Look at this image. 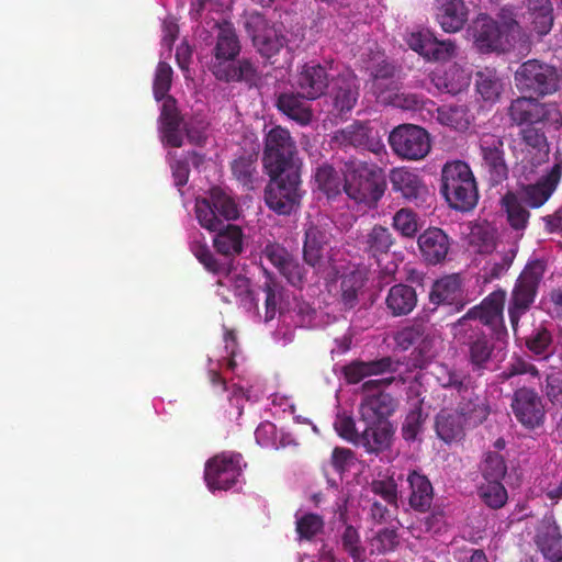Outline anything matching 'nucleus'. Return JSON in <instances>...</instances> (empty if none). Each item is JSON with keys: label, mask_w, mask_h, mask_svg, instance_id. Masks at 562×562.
<instances>
[{"label": "nucleus", "mask_w": 562, "mask_h": 562, "mask_svg": "<svg viewBox=\"0 0 562 562\" xmlns=\"http://www.w3.org/2000/svg\"><path fill=\"white\" fill-rule=\"evenodd\" d=\"M529 374L533 378L539 376V370L535 364L525 360L521 357H513L510 362L505 367V369L497 375L501 382H505L510 380L516 375Z\"/></svg>", "instance_id": "obj_54"}, {"label": "nucleus", "mask_w": 562, "mask_h": 562, "mask_svg": "<svg viewBox=\"0 0 562 562\" xmlns=\"http://www.w3.org/2000/svg\"><path fill=\"white\" fill-rule=\"evenodd\" d=\"M342 173V189L349 199L369 209L378 205L387 187L381 168L367 162L348 161Z\"/></svg>", "instance_id": "obj_3"}, {"label": "nucleus", "mask_w": 562, "mask_h": 562, "mask_svg": "<svg viewBox=\"0 0 562 562\" xmlns=\"http://www.w3.org/2000/svg\"><path fill=\"white\" fill-rule=\"evenodd\" d=\"M389 143L397 156L408 160L423 159L431 148L428 132L413 124H403L395 127L390 133Z\"/></svg>", "instance_id": "obj_13"}, {"label": "nucleus", "mask_w": 562, "mask_h": 562, "mask_svg": "<svg viewBox=\"0 0 562 562\" xmlns=\"http://www.w3.org/2000/svg\"><path fill=\"white\" fill-rule=\"evenodd\" d=\"M510 407L517 422L527 429H536L544 424V404L533 389H517L513 394Z\"/></svg>", "instance_id": "obj_15"}, {"label": "nucleus", "mask_w": 562, "mask_h": 562, "mask_svg": "<svg viewBox=\"0 0 562 562\" xmlns=\"http://www.w3.org/2000/svg\"><path fill=\"white\" fill-rule=\"evenodd\" d=\"M398 544V535L396 530L384 528L380 530L372 540V546L378 552L384 553L393 551Z\"/></svg>", "instance_id": "obj_60"}, {"label": "nucleus", "mask_w": 562, "mask_h": 562, "mask_svg": "<svg viewBox=\"0 0 562 562\" xmlns=\"http://www.w3.org/2000/svg\"><path fill=\"white\" fill-rule=\"evenodd\" d=\"M295 530L300 539L312 540L324 529V519L322 516L307 513L296 519Z\"/></svg>", "instance_id": "obj_52"}, {"label": "nucleus", "mask_w": 562, "mask_h": 562, "mask_svg": "<svg viewBox=\"0 0 562 562\" xmlns=\"http://www.w3.org/2000/svg\"><path fill=\"white\" fill-rule=\"evenodd\" d=\"M546 395L549 401L562 407V379L558 375H548L546 380Z\"/></svg>", "instance_id": "obj_64"}, {"label": "nucleus", "mask_w": 562, "mask_h": 562, "mask_svg": "<svg viewBox=\"0 0 562 562\" xmlns=\"http://www.w3.org/2000/svg\"><path fill=\"white\" fill-rule=\"evenodd\" d=\"M429 301L435 305H448L459 312L465 305L464 291L460 274L452 273L436 280L429 293Z\"/></svg>", "instance_id": "obj_19"}, {"label": "nucleus", "mask_w": 562, "mask_h": 562, "mask_svg": "<svg viewBox=\"0 0 562 562\" xmlns=\"http://www.w3.org/2000/svg\"><path fill=\"white\" fill-rule=\"evenodd\" d=\"M331 142L344 149L352 147L375 154L383 148V144L373 134L369 123L361 121H355L346 127L337 130L331 137Z\"/></svg>", "instance_id": "obj_16"}, {"label": "nucleus", "mask_w": 562, "mask_h": 562, "mask_svg": "<svg viewBox=\"0 0 562 562\" xmlns=\"http://www.w3.org/2000/svg\"><path fill=\"white\" fill-rule=\"evenodd\" d=\"M463 344L467 347L465 355L472 371L481 375L492 360L494 344L480 330H473Z\"/></svg>", "instance_id": "obj_26"}, {"label": "nucleus", "mask_w": 562, "mask_h": 562, "mask_svg": "<svg viewBox=\"0 0 562 562\" xmlns=\"http://www.w3.org/2000/svg\"><path fill=\"white\" fill-rule=\"evenodd\" d=\"M333 109L338 115H344L355 108L359 98V85L352 74L338 76L330 91Z\"/></svg>", "instance_id": "obj_23"}, {"label": "nucleus", "mask_w": 562, "mask_h": 562, "mask_svg": "<svg viewBox=\"0 0 562 562\" xmlns=\"http://www.w3.org/2000/svg\"><path fill=\"white\" fill-rule=\"evenodd\" d=\"M562 177V165L554 164L551 169L535 183L524 184L517 193L530 209L541 207L553 194Z\"/></svg>", "instance_id": "obj_17"}, {"label": "nucleus", "mask_w": 562, "mask_h": 562, "mask_svg": "<svg viewBox=\"0 0 562 562\" xmlns=\"http://www.w3.org/2000/svg\"><path fill=\"white\" fill-rule=\"evenodd\" d=\"M495 229L488 224H475L470 227L468 246H495Z\"/></svg>", "instance_id": "obj_58"}, {"label": "nucleus", "mask_w": 562, "mask_h": 562, "mask_svg": "<svg viewBox=\"0 0 562 562\" xmlns=\"http://www.w3.org/2000/svg\"><path fill=\"white\" fill-rule=\"evenodd\" d=\"M436 119L441 125L459 132L467 131L471 124L467 106L458 104L438 108Z\"/></svg>", "instance_id": "obj_42"}, {"label": "nucleus", "mask_w": 562, "mask_h": 562, "mask_svg": "<svg viewBox=\"0 0 562 562\" xmlns=\"http://www.w3.org/2000/svg\"><path fill=\"white\" fill-rule=\"evenodd\" d=\"M502 206L506 212L510 227L516 231L526 228L530 217V212L517 193L514 191H507L502 196Z\"/></svg>", "instance_id": "obj_39"}, {"label": "nucleus", "mask_w": 562, "mask_h": 562, "mask_svg": "<svg viewBox=\"0 0 562 562\" xmlns=\"http://www.w3.org/2000/svg\"><path fill=\"white\" fill-rule=\"evenodd\" d=\"M243 456L222 452L211 458L204 470V480L210 490H229L241 474Z\"/></svg>", "instance_id": "obj_14"}, {"label": "nucleus", "mask_w": 562, "mask_h": 562, "mask_svg": "<svg viewBox=\"0 0 562 562\" xmlns=\"http://www.w3.org/2000/svg\"><path fill=\"white\" fill-rule=\"evenodd\" d=\"M457 46L451 40L438 41L435 36L425 58L429 61H448L456 56Z\"/></svg>", "instance_id": "obj_56"}, {"label": "nucleus", "mask_w": 562, "mask_h": 562, "mask_svg": "<svg viewBox=\"0 0 562 562\" xmlns=\"http://www.w3.org/2000/svg\"><path fill=\"white\" fill-rule=\"evenodd\" d=\"M382 101L393 102L406 110H416L422 105V99L417 94H398L396 91L386 94Z\"/></svg>", "instance_id": "obj_63"}, {"label": "nucleus", "mask_w": 562, "mask_h": 562, "mask_svg": "<svg viewBox=\"0 0 562 562\" xmlns=\"http://www.w3.org/2000/svg\"><path fill=\"white\" fill-rule=\"evenodd\" d=\"M440 192L450 207L462 212L473 210L479 191L470 166L461 160L447 162L441 170Z\"/></svg>", "instance_id": "obj_4"}, {"label": "nucleus", "mask_w": 562, "mask_h": 562, "mask_svg": "<svg viewBox=\"0 0 562 562\" xmlns=\"http://www.w3.org/2000/svg\"><path fill=\"white\" fill-rule=\"evenodd\" d=\"M553 344L552 331L544 323L535 326L531 333L525 339L526 348L537 357L548 359L551 355L550 348Z\"/></svg>", "instance_id": "obj_43"}, {"label": "nucleus", "mask_w": 562, "mask_h": 562, "mask_svg": "<svg viewBox=\"0 0 562 562\" xmlns=\"http://www.w3.org/2000/svg\"><path fill=\"white\" fill-rule=\"evenodd\" d=\"M262 164L267 173L301 169L296 144L286 128L274 126L267 133Z\"/></svg>", "instance_id": "obj_6"}, {"label": "nucleus", "mask_w": 562, "mask_h": 562, "mask_svg": "<svg viewBox=\"0 0 562 562\" xmlns=\"http://www.w3.org/2000/svg\"><path fill=\"white\" fill-rule=\"evenodd\" d=\"M304 100L299 90L296 93L283 92L278 95L276 105L281 113L305 126L312 122L313 111Z\"/></svg>", "instance_id": "obj_33"}, {"label": "nucleus", "mask_w": 562, "mask_h": 562, "mask_svg": "<svg viewBox=\"0 0 562 562\" xmlns=\"http://www.w3.org/2000/svg\"><path fill=\"white\" fill-rule=\"evenodd\" d=\"M245 30L256 50L272 65L276 63L273 58L288 45L282 29L271 23L262 13H249L245 21Z\"/></svg>", "instance_id": "obj_8"}, {"label": "nucleus", "mask_w": 562, "mask_h": 562, "mask_svg": "<svg viewBox=\"0 0 562 562\" xmlns=\"http://www.w3.org/2000/svg\"><path fill=\"white\" fill-rule=\"evenodd\" d=\"M265 255L289 283L294 286L302 283V267L288 254L286 248H265Z\"/></svg>", "instance_id": "obj_35"}, {"label": "nucleus", "mask_w": 562, "mask_h": 562, "mask_svg": "<svg viewBox=\"0 0 562 562\" xmlns=\"http://www.w3.org/2000/svg\"><path fill=\"white\" fill-rule=\"evenodd\" d=\"M537 544L547 559L562 561V535L555 521L543 522L537 533Z\"/></svg>", "instance_id": "obj_36"}, {"label": "nucleus", "mask_w": 562, "mask_h": 562, "mask_svg": "<svg viewBox=\"0 0 562 562\" xmlns=\"http://www.w3.org/2000/svg\"><path fill=\"white\" fill-rule=\"evenodd\" d=\"M515 80L519 89L546 97L559 90L560 77L555 67L529 59L519 66Z\"/></svg>", "instance_id": "obj_11"}, {"label": "nucleus", "mask_w": 562, "mask_h": 562, "mask_svg": "<svg viewBox=\"0 0 562 562\" xmlns=\"http://www.w3.org/2000/svg\"><path fill=\"white\" fill-rule=\"evenodd\" d=\"M367 281V272L362 269H356L342 276L339 303L344 310H352L359 304L360 297L364 294Z\"/></svg>", "instance_id": "obj_32"}, {"label": "nucleus", "mask_w": 562, "mask_h": 562, "mask_svg": "<svg viewBox=\"0 0 562 562\" xmlns=\"http://www.w3.org/2000/svg\"><path fill=\"white\" fill-rule=\"evenodd\" d=\"M407 483L411 490L408 495L409 506L418 513L428 512L434 501V487L429 479L425 474L413 470L407 475Z\"/></svg>", "instance_id": "obj_31"}, {"label": "nucleus", "mask_w": 562, "mask_h": 562, "mask_svg": "<svg viewBox=\"0 0 562 562\" xmlns=\"http://www.w3.org/2000/svg\"><path fill=\"white\" fill-rule=\"evenodd\" d=\"M333 224H311L305 231L303 246H326L333 239Z\"/></svg>", "instance_id": "obj_55"}, {"label": "nucleus", "mask_w": 562, "mask_h": 562, "mask_svg": "<svg viewBox=\"0 0 562 562\" xmlns=\"http://www.w3.org/2000/svg\"><path fill=\"white\" fill-rule=\"evenodd\" d=\"M508 116L515 125L529 126L548 121L550 112L547 105L537 99L519 97L512 101Z\"/></svg>", "instance_id": "obj_21"}, {"label": "nucleus", "mask_w": 562, "mask_h": 562, "mask_svg": "<svg viewBox=\"0 0 562 562\" xmlns=\"http://www.w3.org/2000/svg\"><path fill=\"white\" fill-rule=\"evenodd\" d=\"M532 10V25L539 35L548 34L553 25V7L550 0H535Z\"/></svg>", "instance_id": "obj_47"}, {"label": "nucleus", "mask_w": 562, "mask_h": 562, "mask_svg": "<svg viewBox=\"0 0 562 562\" xmlns=\"http://www.w3.org/2000/svg\"><path fill=\"white\" fill-rule=\"evenodd\" d=\"M231 170L234 178L240 183L246 190H254L259 180L257 171V155L240 156L233 160L231 164Z\"/></svg>", "instance_id": "obj_40"}, {"label": "nucleus", "mask_w": 562, "mask_h": 562, "mask_svg": "<svg viewBox=\"0 0 562 562\" xmlns=\"http://www.w3.org/2000/svg\"><path fill=\"white\" fill-rule=\"evenodd\" d=\"M484 482L502 481L507 472L503 456L492 451L487 452L481 465Z\"/></svg>", "instance_id": "obj_50"}, {"label": "nucleus", "mask_w": 562, "mask_h": 562, "mask_svg": "<svg viewBox=\"0 0 562 562\" xmlns=\"http://www.w3.org/2000/svg\"><path fill=\"white\" fill-rule=\"evenodd\" d=\"M334 428L339 437L356 446L363 447L369 453H379L382 451L379 443H373V438L371 437V431L368 426L366 425L364 429L361 431L358 430L356 422L350 415H337Z\"/></svg>", "instance_id": "obj_28"}, {"label": "nucleus", "mask_w": 562, "mask_h": 562, "mask_svg": "<svg viewBox=\"0 0 562 562\" xmlns=\"http://www.w3.org/2000/svg\"><path fill=\"white\" fill-rule=\"evenodd\" d=\"M195 215L199 224L207 229L218 228L221 218L234 221L239 217V207L235 199L223 188L213 187L207 196L199 198L195 201Z\"/></svg>", "instance_id": "obj_9"}, {"label": "nucleus", "mask_w": 562, "mask_h": 562, "mask_svg": "<svg viewBox=\"0 0 562 562\" xmlns=\"http://www.w3.org/2000/svg\"><path fill=\"white\" fill-rule=\"evenodd\" d=\"M506 291L497 289L490 293L483 301L471 307L461 318L458 319L457 326L465 325L467 321L477 319L484 326H487L495 335L496 339H502L507 335L504 322V305L506 301Z\"/></svg>", "instance_id": "obj_12"}, {"label": "nucleus", "mask_w": 562, "mask_h": 562, "mask_svg": "<svg viewBox=\"0 0 562 562\" xmlns=\"http://www.w3.org/2000/svg\"><path fill=\"white\" fill-rule=\"evenodd\" d=\"M370 71L372 90L378 99H383L392 91H397V83L394 80L395 67L389 63L383 56L371 66H368Z\"/></svg>", "instance_id": "obj_34"}, {"label": "nucleus", "mask_w": 562, "mask_h": 562, "mask_svg": "<svg viewBox=\"0 0 562 562\" xmlns=\"http://www.w3.org/2000/svg\"><path fill=\"white\" fill-rule=\"evenodd\" d=\"M453 411L468 424L469 428L482 425L491 414L487 398L482 397L476 391L458 398Z\"/></svg>", "instance_id": "obj_25"}, {"label": "nucleus", "mask_w": 562, "mask_h": 562, "mask_svg": "<svg viewBox=\"0 0 562 562\" xmlns=\"http://www.w3.org/2000/svg\"><path fill=\"white\" fill-rule=\"evenodd\" d=\"M515 258L516 249L514 248H509L502 252L491 251L490 258L482 269L484 282H492L493 280L503 277L513 265Z\"/></svg>", "instance_id": "obj_41"}, {"label": "nucleus", "mask_w": 562, "mask_h": 562, "mask_svg": "<svg viewBox=\"0 0 562 562\" xmlns=\"http://www.w3.org/2000/svg\"><path fill=\"white\" fill-rule=\"evenodd\" d=\"M544 271L546 262L543 260H532L526 265L514 284L507 308L514 334L518 330L521 317L529 312L535 303Z\"/></svg>", "instance_id": "obj_5"}, {"label": "nucleus", "mask_w": 562, "mask_h": 562, "mask_svg": "<svg viewBox=\"0 0 562 562\" xmlns=\"http://www.w3.org/2000/svg\"><path fill=\"white\" fill-rule=\"evenodd\" d=\"M370 491L380 496L390 507L397 510L398 508V486L394 477L386 476L384 479L373 480L370 483Z\"/></svg>", "instance_id": "obj_49"}, {"label": "nucleus", "mask_w": 562, "mask_h": 562, "mask_svg": "<svg viewBox=\"0 0 562 562\" xmlns=\"http://www.w3.org/2000/svg\"><path fill=\"white\" fill-rule=\"evenodd\" d=\"M504 136L491 132L479 135L477 148L480 166L492 187L501 184L508 178Z\"/></svg>", "instance_id": "obj_10"}, {"label": "nucleus", "mask_w": 562, "mask_h": 562, "mask_svg": "<svg viewBox=\"0 0 562 562\" xmlns=\"http://www.w3.org/2000/svg\"><path fill=\"white\" fill-rule=\"evenodd\" d=\"M427 414L424 413L422 404H416L406 414L401 432L405 441L412 442L417 440L418 436L424 431Z\"/></svg>", "instance_id": "obj_46"}, {"label": "nucleus", "mask_w": 562, "mask_h": 562, "mask_svg": "<svg viewBox=\"0 0 562 562\" xmlns=\"http://www.w3.org/2000/svg\"><path fill=\"white\" fill-rule=\"evenodd\" d=\"M503 89V79L495 68L485 67L475 72V90L484 101H497Z\"/></svg>", "instance_id": "obj_38"}, {"label": "nucleus", "mask_w": 562, "mask_h": 562, "mask_svg": "<svg viewBox=\"0 0 562 562\" xmlns=\"http://www.w3.org/2000/svg\"><path fill=\"white\" fill-rule=\"evenodd\" d=\"M194 256L206 270L226 274L233 268L236 256L240 255L244 248H194Z\"/></svg>", "instance_id": "obj_30"}, {"label": "nucleus", "mask_w": 562, "mask_h": 562, "mask_svg": "<svg viewBox=\"0 0 562 562\" xmlns=\"http://www.w3.org/2000/svg\"><path fill=\"white\" fill-rule=\"evenodd\" d=\"M314 179L317 188L329 199L340 194L341 190L344 191V180L339 172L328 164L316 168Z\"/></svg>", "instance_id": "obj_44"}, {"label": "nucleus", "mask_w": 562, "mask_h": 562, "mask_svg": "<svg viewBox=\"0 0 562 562\" xmlns=\"http://www.w3.org/2000/svg\"><path fill=\"white\" fill-rule=\"evenodd\" d=\"M394 340L396 345L403 350H407L415 345L423 346V350L427 345L426 326L422 322H415L412 325L398 330L394 337Z\"/></svg>", "instance_id": "obj_45"}, {"label": "nucleus", "mask_w": 562, "mask_h": 562, "mask_svg": "<svg viewBox=\"0 0 562 562\" xmlns=\"http://www.w3.org/2000/svg\"><path fill=\"white\" fill-rule=\"evenodd\" d=\"M334 80L327 68L321 64H305L295 76V87L305 100L313 101L324 95Z\"/></svg>", "instance_id": "obj_18"}, {"label": "nucleus", "mask_w": 562, "mask_h": 562, "mask_svg": "<svg viewBox=\"0 0 562 562\" xmlns=\"http://www.w3.org/2000/svg\"><path fill=\"white\" fill-rule=\"evenodd\" d=\"M434 428L437 437L450 445L462 440L469 426L453 409L442 408L435 416Z\"/></svg>", "instance_id": "obj_29"}, {"label": "nucleus", "mask_w": 562, "mask_h": 562, "mask_svg": "<svg viewBox=\"0 0 562 562\" xmlns=\"http://www.w3.org/2000/svg\"><path fill=\"white\" fill-rule=\"evenodd\" d=\"M395 380L393 375L371 379L361 385L364 395L358 408L360 420L368 426L373 443H379L382 451L390 447L394 434L390 417L396 412L398 401L385 389Z\"/></svg>", "instance_id": "obj_1"}, {"label": "nucleus", "mask_w": 562, "mask_h": 562, "mask_svg": "<svg viewBox=\"0 0 562 562\" xmlns=\"http://www.w3.org/2000/svg\"><path fill=\"white\" fill-rule=\"evenodd\" d=\"M211 232L216 233L213 238L212 246H243L244 233L241 227L238 225H225L221 221L218 228Z\"/></svg>", "instance_id": "obj_53"}, {"label": "nucleus", "mask_w": 562, "mask_h": 562, "mask_svg": "<svg viewBox=\"0 0 562 562\" xmlns=\"http://www.w3.org/2000/svg\"><path fill=\"white\" fill-rule=\"evenodd\" d=\"M390 182L392 190L395 193H400L409 203L418 205L424 203L429 195L428 188L422 178L406 168L391 170Z\"/></svg>", "instance_id": "obj_20"}, {"label": "nucleus", "mask_w": 562, "mask_h": 562, "mask_svg": "<svg viewBox=\"0 0 562 562\" xmlns=\"http://www.w3.org/2000/svg\"><path fill=\"white\" fill-rule=\"evenodd\" d=\"M160 122L161 130H164V127L181 126L182 119L176 106V101L171 97H168L162 104Z\"/></svg>", "instance_id": "obj_62"}, {"label": "nucleus", "mask_w": 562, "mask_h": 562, "mask_svg": "<svg viewBox=\"0 0 562 562\" xmlns=\"http://www.w3.org/2000/svg\"><path fill=\"white\" fill-rule=\"evenodd\" d=\"M341 547L355 562L362 560L363 548L360 544V537L356 528L347 526L341 535Z\"/></svg>", "instance_id": "obj_57"}, {"label": "nucleus", "mask_w": 562, "mask_h": 562, "mask_svg": "<svg viewBox=\"0 0 562 562\" xmlns=\"http://www.w3.org/2000/svg\"><path fill=\"white\" fill-rule=\"evenodd\" d=\"M473 37L481 53L504 49V33L497 21L481 14L473 25Z\"/></svg>", "instance_id": "obj_22"}, {"label": "nucleus", "mask_w": 562, "mask_h": 562, "mask_svg": "<svg viewBox=\"0 0 562 562\" xmlns=\"http://www.w3.org/2000/svg\"><path fill=\"white\" fill-rule=\"evenodd\" d=\"M385 304L393 316L407 315L417 304L416 291L407 284H395L389 290Z\"/></svg>", "instance_id": "obj_37"}, {"label": "nucleus", "mask_w": 562, "mask_h": 562, "mask_svg": "<svg viewBox=\"0 0 562 562\" xmlns=\"http://www.w3.org/2000/svg\"><path fill=\"white\" fill-rule=\"evenodd\" d=\"M172 68L168 63H158L153 83V92L157 101L168 98V92L170 91L172 82Z\"/></svg>", "instance_id": "obj_51"}, {"label": "nucleus", "mask_w": 562, "mask_h": 562, "mask_svg": "<svg viewBox=\"0 0 562 562\" xmlns=\"http://www.w3.org/2000/svg\"><path fill=\"white\" fill-rule=\"evenodd\" d=\"M448 234L439 227H429L418 236L417 246H450Z\"/></svg>", "instance_id": "obj_61"}, {"label": "nucleus", "mask_w": 562, "mask_h": 562, "mask_svg": "<svg viewBox=\"0 0 562 562\" xmlns=\"http://www.w3.org/2000/svg\"><path fill=\"white\" fill-rule=\"evenodd\" d=\"M479 495L484 504L492 509L502 508L508 499L507 491L502 481L481 483Z\"/></svg>", "instance_id": "obj_48"}, {"label": "nucleus", "mask_w": 562, "mask_h": 562, "mask_svg": "<svg viewBox=\"0 0 562 562\" xmlns=\"http://www.w3.org/2000/svg\"><path fill=\"white\" fill-rule=\"evenodd\" d=\"M268 176L270 180L265 189L267 206L279 215H290L300 204L301 169L290 168Z\"/></svg>", "instance_id": "obj_7"}, {"label": "nucleus", "mask_w": 562, "mask_h": 562, "mask_svg": "<svg viewBox=\"0 0 562 562\" xmlns=\"http://www.w3.org/2000/svg\"><path fill=\"white\" fill-rule=\"evenodd\" d=\"M393 226L403 236H414L417 232V221L415 213L407 209H401L393 216Z\"/></svg>", "instance_id": "obj_59"}, {"label": "nucleus", "mask_w": 562, "mask_h": 562, "mask_svg": "<svg viewBox=\"0 0 562 562\" xmlns=\"http://www.w3.org/2000/svg\"><path fill=\"white\" fill-rule=\"evenodd\" d=\"M436 20L447 33H456L468 21V9L463 0H436Z\"/></svg>", "instance_id": "obj_27"}, {"label": "nucleus", "mask_w": 562, "mask_h": 562, "mask_svg": "<svg viewBox=\"0 0 562 562\" xmlns=\"http://www.w3.org/2000/svg\"><path fill=\"white\" fill-rule=\"evenodd\" d=\"M217 29L212 74L217 80L224 82L255 83L259 78L255 64L248 58H241L235 63L241 46L234 25L223 21L217 24Z\"/></svg>", "instance_id": "obj_2"}, {"label": "nucleus", "mask_w": 562, "mask_h": 562, "mask_svg": "<svg viewBox=\"0 0 562 562\" xmlns=\"http://www.w3.org/2000/svg\"><path fill=\"white\" fill-rule=\"evenodd\" d=\"M395 371V362L391 357H382L370 361L355 360L342 368L348 384H357L366 378Z\"/></svg>", "instance_id": "obj_24"}]
</instances>
